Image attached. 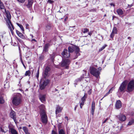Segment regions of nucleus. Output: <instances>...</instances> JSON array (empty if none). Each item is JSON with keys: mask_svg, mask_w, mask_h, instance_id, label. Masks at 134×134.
I'll return each instance as SVG.
<instances>
[{"mask_svg": "<svg viewBox=\"0 0 134 134\" xmlns=\"http://www.w3.org/2000/svg\"><path fill=\"white\" fill-rule=\"evenodd\" d=\"M87 94L85 93L84 96L81 99V101L80 102V107L81 109L82 108L84 104V103L87 97Z\"/></svg>", "mask_w": 134, "mask_h": 134, "instance_id": "obj_9", "label": "nucleus"}, {"mask_svg": "<svg viewBox=\"0 0 134 134\" xmlns=\"http://www.w3.org/2000/svg\"><path fill=\"white\" fill-rule=\"evenodd\" d=\"M21 95L20 93H17L13 98L12 104L13 105L17 106L19 105L21 102Z\"/></svg>", "mask_w": 134, "mask_h": 134, "instance_id": "obj_1", "label": "nucleus"}, {"mask_svg": "<svg viewBox=\"0 0 134 134\" xmlns=\"http://www.w3.org/2000/svg\"><path fill=\"white\" fill-rule=\"evenodd\" d=\"M44 58V56L43 54H42L39 57V59L40 60H42Z\"/></svg>", "mask_w": 134, "mask_h": 134, "instance_id": "obj_35", "label": "nucleus"}, {"mask_svg": "<svg viewBox=\"0 0 134 134\" xmlns=\"http://www.w3.org/2000/svg\"><path fill=\"white\" fill-rule=\"evenodd\" d=\"M62 55L63 58H68L70 56V54L66 49H64L62 53Z\"/></svg>", "mask_w": 134, "mask_h": 134, "instance_id": "obj_11", "label": "nucleus"}, {"mask_svg": "<svg viewBox=\"0 0 134 134\" xmlns=\"http://www.w3.org/2000/svg\"><path fill=\"white\" fill-rule=\"evenodd\" d=\"M108 118H107L105 120H104L102 122V124H103L105 123L106 122V121L108 120Z\"/></svg>", "mask_w": 134, "mask_h": 134, "instance_id": "obj_46", "label": "nucleus"}, {"mask_svg": "<svg viewBox=\"0 0 134 134\" xmlns=\"http://www.w3.org/2000/svg\"><path fill=\"white\" fill-rule=\"evenodd\" d=\"M10 116L11 118L13 119L14 121H15L16 120V113L14 111L12 110L11 111L10 113Z\"/></svg>", "mask_w": 134, "mask_h": 134, "instance_id": "obj_17", "label": "nucleus"}, {"mask_svg": "<svg viewBox=\"0 0 134 134\" xmlns=\"http://www.w3.org/2000/svg\"><path fill=\"white\" fill-rule=\"evenodd\" d=\"M33 0H28V3L27 4V6L28 7L30 8L32 6L33 3Z\"/></svg>", "mask_w": 134, "mask_h": 134, "instance_id": "obj_24", "label": "nucleus"}, {"mask_svg": "<svg viewBox=\"0 0 134 134\" xmlns=\"http://www.w3.org/2000/svg\"><path fill=\"white\" fill-rule=\"evenodd\" d=\"M82 79V77H80V78L77 79L75 81V84H76V85H77L76 83V82H78L80 81H81V80Z\"/></svg>", "mask_w": 134, "mask_h": 134, "instance_id": "obj_37", "label": "nucleus"}, {"mask_svg": "<svg viewBox=\"0 0 134 134\" xmlns=\"http://www.w3.org/2000/svg\"><path fill=\"white\" fill-rule=\"evenodd\" d=\"M39 98L42 102H43L45 101V95H40L39 96Z\"/></svg>", "mask_w": 134, "mask_h": 134, "instance_id": "obj_20", "label": "nucleus"}, {"mask_svg": "<svg viewBox=\"0 0 134 134\" xmlns=\"http://www.w3.org/2000/svg\"><path fill=\"white\" fill-rule=\"evenodd\" d=\"M16 32L17 35H18L19 34H20L21 33L18 30H16Z\"/></svg>", "mask_w": 134, "mask_h": 134, "instance_id": "obj_50", "label": "nucleus"}, {"mask_svg": "<svg viewBox=\"0 0 134 134\" xmlns=\"http://www.w3.org/2000/svg\"><path fill=\"white\" fill-rule=\"evenodd\" d=\"M8 130V127H6L5 126H0V132H1L2 133H5Z\"/></svg>", "mask_w": 134, "mask_h": 134, "instance_id": "obj_14", "label": "nucleus"}, {"mask_svg": "<svg viewBox=\"0 0 134 134\" xmlns=\"http://www.w3.org/2000/svg\"><path fill=\"white\" fill-rule=\"evenodd\" d=\"M48 2L50 3H52L53 2V1H51V0H48Z\"/></svg>", "mask_w": 134, "mask_h": 134, "instance_id": "obj_47", "label": "nucleus"}, {"mask_svg": "<svg viewBox=\"0 0 134 134\" xmlns=\"http://www.w3.org/2000/svg\"><path fill=\"white\" fill-rule=\"evenodd\" d=\"M17 1L19 2L22 3L24 2L25 0H17Z\"/></svg>", "mask_w": 134, "mask_h": 134, "instance_id": "obj_45", "label": "nucleus"}, {"mask_svg": "<svg viewBox=\"0 0 134 134\" xmlns=\"http://www.w3.org/2000/svg\"><path fill=\"white\" fill-rule=\"evenodd\" d=\"M55 91H58V90L56 89H55Z\"/></svg>", "mask_w": 134, "mask_h": 134, "instance_id": "obj_60", "label": "nucleus"}, {"mask_svg": "<svg viewBox=\"0 0 134 134\" xmlns=\"http://www.w3.org/2000/svg\"><path fill=\"white\" fill-rule=\"evenodd\" d=\"M132 6V4H131V5L128 4V7L130 8Z\"/></svg>", "mask_w": 134, "mask_h": 134, "instance_id": "obj_53", "label": "nucleus"}, {"mask_svg": "<svg viewBox=\"0 0 134 134\" xmlns=\"http://www.w3.org/2000/svg\"><path fill=\"white\" fill-rule=\"evenodd\" d=\"M31 74L30 71L28 70L26 71L25 74V76H30Z\"/></svg>", "mask_w": 134, "mask_h": 134, "instance_id": "obj_31", "label": "nucleus"}, {"mask_svg": "<svg viewBox=\"0 0 134 134\" xmlns=\"http://www.w3.org/2000/svg\"><path fill=\"white\" fill-rule=\"evenodd\" d=\"M117 32V30L116 27H114L112 31V33L115 34H116Z\"/></svg>", "mask_w": 134, "mask_h": 134, "instance_id": "obj_29", "label": "nucleus"}, {"mask_svg": "<svg viewBox=\"0 0 134 134\" xmlns=\"http://www.w3.org/2000/svg\"><path fill=\"white\" fill-rule=\"evenodd\" d=\"M88 31H89L86 28V29H84L83 31V32L84 33H86L87 32H88Z\"/></svg>", "mask_w": 134, "mask_h": 134, "instance_id": "obj_38", "label": "nucleus"}, {"mask_svg": "<svg viewBox=\"0 0 134 134\" xmlns=\"http://www.w3.org/2000/svg\"><path fill=\"white\" fill-rule=\"evenodd\" d=\"M6 22L12 34L13 35L14 32L13 30L14 29V27L13 25L12 24L10 20L6 21Z\"/></svg>", "mask_w": 134, "mask_h": 134, "instance_id": "obj_10", "label": "nucleus"}, {"mask_svg": "<svg viewBox=\"0 0 134 134\" xmlns=\"http://www.w3.org/2000/svg\"><path fill=\"white\" fill-rule=\"evenodd\" d=\"M65 119H66L67 120H68V117L67 116H65Z\"/></svg>", "mask_w": 134, "mask_h": 134, "instance_id": "obj_55", "label": "nucleus"}, {"mask_svg": "<svg viewBox=\"0 0 134 134\" xmlns=\"http://www.w3.org/2000/svg\"><path fill=\"white\" fill-rule=\"evenodd\" d=\"M49 80H46L44 81H41L40 83V87L41 90L44 89L46 86L49 83Z\"/></svg>", "mask_w": 134, "mask_h": 134, "instance_id": "obj_6", "label": "nucleus"}, {"mask_svg": "<svg viewBox=\"0 0 134 134\" xmlns=\"http://www.w3.org/2000/svg\"><path fill=\"white\" fill-rule=\"evenodd\" d=\"M26 26H29V25L28 24H26Z\"/></svg>", "mask_w": 134, "mask_h": 134, "instance_id": "obj_58", "label": "nucleus"}, {"mask_svg": "<svg viewBox=\"0 0 134 134\" xmlns=\"http://www.w3.org/2000/svg\"><path fill=\"white\" fill-rule=\"evenodd\" d=\"M18 35L20 37L22 38H24V36L23 35V34L21 33H20V34H19Z\"/></svg>", "mask_w": 134, "mask_h": 134, "instance_id": "obj_41", "label": "nucleus"}, {"mask_svg": "<svg viewBox=\"0 0 134 134\" xmlns=\"http://www.w3.org/2000/svg\"><path fill=\"white\" fill-rule=\"evenodd\" d=\"M39 109L40 110V114H42L43 113H46L45 110V107L44 105L42 104L39 107Z\"/></svg>", "mask_w": 134, "mask_h": 134, "instance_id": "obj_16", "label": "nucleus"}, {"mask_svg": "<svg viewBox=\"0 0 134 134\" xmlns=\"http://www.w3.org/2000/svg\"><path fill=\"white\" fill-rule=\"evenodd\" d=\"M20 60L21 61V63H22V64L23 65V66H24V67L25 68V65L23 62L22 60V58L21 57L20 58Z\"/></svg>", "mask_w": 134, "mask_h": 134, "instance_id": "obj_42", "label": "nucleus"}, {"mask_svg": "<svg viewBox=\"0 0 134 134\" xmlns=\"http://www.w3.org/2000/svg\"><path fill=\"white\" fill-rule=\"evenodd\" d=\"M31 37H33V36L32 35H31Z\"/></svg>", "mask_w": 134, "mask_h": 134, "instance_id": "obj_64", "label": "nucleus"}, {"mask_svg": "<svg viewBox=\"0 0 134 134\" xmlns=\"http://www.w3.org/2000/svg\"><path fill=\"white\" fill-rule=\"evenodd\" d=\"M12 44L14 46H16L17 45V44L16 43H14V44H13V41H12Z\"/></svg>", "mask_w": 134, "mask_h": 134, "instance_id": "obj_49", "label": "nucleus"}, {"mask_svg": "<svg viewBox=\"0 0 134 134\" xmlns=\"http://www.w3.org/2000/svg\"><path fill=\"white\" fill-rule=\"evenodd\" d=\"M110 5H111V6H112L113 5V6H115V5L113 3H111L110 4Z\"/></svg>", "mask_w": 134, "mask_h": 134, "instance_id": "obj_54", "label": "nucleus"}, {"mask_svg": "<svg viewBox=\"0 0 134 134\" xmlns=\"http://www.w3.org/2000/svg\"><path fill=\"white\" fill-rule=\"evenodd\" d=\"M134 124V119H132L129 122L128 125H131Z\"/></svg>", "mask_w": 134, "mask_h": 134, "instance_id": "obj_28", "label": "nucleus"}, {"mask_svg": "<svg viewBox=\"0 0 134 134\" xmlns=\"http://www.w3.org/2000/svg\"><path fill=\"white\" fill-rule=\"evenodd\" d=\"M23 129L25 133L28 131L27 128L25 127H23Z\"/></svg>", "mask_w": 134, "mask_h": 134, "instance_id": "obj_36", "label": "nucleus"}, {"mask_svg": "<svg viewBox=\"0 0 134 134\" xmlns=\"http://www.w3.org/2000/svg\"><path fill=\"white\" fill-rule=\"evenodd\" d=\"M39 69L38 68V70L37 71V72L36 75V77L37 78H38L39 77Z\"/></svg>", "mask_w": 134, "mask_h": 134, "instance_id": "obj_39", "label": "nucleus"}, {"mask_svg": "<svg viewBox=\"0 0 134 134\" xmlns=\"http://www.w3.org/2000/svg\"><path fill=\"white\" fill-rule=\"evenodd\" d=\"M49 46L50 44L48 43L46 44L44 47L43 51H44L45 52H47L48 51V49Z\"/></svg>", "mask_w": 134, "mask_h": 134, "instance_id": "obj_22", "label": "nucleus"}, {"mask_svg": "<svg viewBox=\"0 0 134 134\" xmlns=\"http://www.w3.org/2000/svg\"><path fill=\"white\" fill-rule=\"evenodd\" d=\"M70 62V60L68 59L63 60L61 64V66L64 67L66 68H67Z\"/></svg>", "mask_w": 134, "mask_h": 134, "instance_id": "obj_7", "label": "nucleus"}, {"mask_svg": "<svg viewBox=\"0 0 134 134\" xmlns=\"http://www.w3.org/2000/svg\"><path fill=\"white\" fill-rule=\"evenodd\" d=\"M124 11V9H121L120 8L116 10V12L117 13L118 15L120 16L123 14Z\"/></svg>", "mask_w": 134, "mask_h": 134, "instance_id": "obj_18", "label": "nucleus"}, {"mask_svg": "<svg viewBox=\"0 0 134 134\" xmlns=\"http://www.w3.org/2000/svg\"><path fill=\"white\" fill-rule=\"evenodd\" d=\"M34 71V70H32V74H33V71Z\"/></svg>", "mask_w": 134, "mask_h": 134, "instance_id": "obj_59", "label": "nucleus"}, {"mask_svg": "<svg viewBox=\"0 0 134 134\" xmlns=\"http://www.w3.org/2000/svg\"><path fill=\"white\" fill-rule=\"evenodd\" d=\"M4 102V100L2 96L0 97V103L3 104Z\"/></svg>", "mask_w": 134, "mask_h": 134, "instance_id": "obj_33", "label": "nucleus"}, {"mask_svg": "<svg viewBox=\"0 0 134 134\" xmlns=\"http://www.w3.org/2000/svg\"><path fill=\"white\" fill-rule=\"evenodd\" d=\"M46 27L47 30H49L51 28V26L49 25L46 26Z\"/></svg>", "mask_w": 134, "mask_h": 134, "instance_id": "obj_40", "label": "nucleus"}, {"mask_svg": "<svg viewBox=\"0 0 134 134\" xmlns=\"http://www.w3.org/2000/svg\"><path fill=\"white\" fill-rule=\"evenodd\" d=\"M127 81L125 80L120 85L118 90V93L120 94L121 93L122 94L125 91V90L127 87Z\"/></svg>", "mask_w": 134, "mask_h": 134, "instance_id": "obj_4", "label": "nucleus"}, {"mask_svg": "<svg viewBox=\"0 0 134 134\" xmlns=\"http://www.w3.org/2000/svg\"><path fill=\"white\" fill-rule=\"evenodd\" d=\"M106 46H107V45L106 44H105L101 48L99 49V51L100 52L102 51L103 49H104L105 48Z\"/></svg>", "mask_w": 134, "mask_h": 134, "instance_id": "obj_32", "label": "nucleus"}, {"mask_svg": "<svg viewBox=\"0 0 134 134\" xmlns=\"http://www.w3.org/2000/svg\"><path fill=\"white\" fill-rule=\"evenodd\" d=\"M95 108V102L94 101H93L91 107V114L93 115L94 114Z\"/></svg>", "mask_w": 134, "mask_h": 134, "instance_id": "obj_19", "label": "nucleus"}, {"mask_svg": "<svg viewBox=\"0 0 134 134\" xmlns=\"http://www.w3.org/2000/svg\"><path fill=\"white\" fill-rule=\"evenodd\" d=\"M117 117L119 120L122 121H125L126 119V116L122 114H120L119 115L117 116Z\"/></svg>", "mask_w": 134, "mask_h": 134, "instance_id": "obj_12", "label": "nucleus"}, {"mask_svg": "<svg viewBox=\"0 0 134 134\" xmlns=\"http://www.w3.org/2000/svg\"><path fill=\"white\" fill-rule=\"evenodd\" d=\"M92 34V33L91 32H90L88 33V35L90 36H91Z\"/></svg>", "mask_w": 134, "mask_h": 134, "instance_id": "obj_52", "label": "nucleus"}, {"mask_svg": "<svg viewBox=\"0 0 134 134\" xmlns=\"http://www.w3.org/2000/svg\"><path fill=\"white\" fill-rule=\"evenodd\" d=\"M106 16V14L104 15V16Z\"/></svg>", "mask_w": 134, "mask_h": 134, "instance_id": "obj_61", "label": "nucleus"}, {"mask_svg": "<svg viewBox=\"0 0 134 134\" xmlns=\"http://www.w3.org/2000/svg\"><path fill=\"white\" fill-rule=\"evenodd\" d=\"M68 52L70 53H72L74 51H75V53L76 54L75 58H74L75 59L79 55H80L79 52H80V49L77 46L72 45L71 46H69L68 48Z\"/></svg>", "mask_w": 134, "mask_h": 134, "instance_id": "obj_2", "label": "nucleus"}, {"mask_svg": "<svg viewBox=\"0 0 134 134\" xmlns=\"http://www.w3.org/2000/svg\"><path fill=\"white\" fill-rule=\"evenodd\" d=\"M134 90V80L130 81L127 85L126 91L129 93L133 91Z\"/></svg>", "mask_w": 134, "mask_h": 134, "instance_id": "obj_5", "label": "nucleus"}, {"mask_svg": "<svg viewBox=\"0 0 134 134\" xmlns=\"http://www.w3.org/2000/svg\"><path fill=\"white\" fill-rule=\"evenodd\" d=\"M50 70L49 68L47 66L46 67L44 72L43 73V76L44 78H46L48 76V72Z\"/></svg>", "mask_w": 134, "mask_h": 134, "instance_id": "obj_13", "label": "nucleus"}, {"mask_svg": "<svg viewBox=\"0 0 134 134\" xmlns=\"http://www.w3.org/2000/svg\"><path fill=\"white\" fill-rule=\"evenodd\" d=\"M114 17V16H113V19Z\"/></svg>", "mask_w": 134, "mask_h": 134, "instance_id": "obj_63", "label": "nucleus"}, {"mask_svg": "<svg viewBox=\"0 0 134 134\" xmlns=\"http://www.w3.org/2000/svg\"><path fill=\"white\" fill-rule=\"evenodd\" d=\"M127 39H129L131 41V37H127Z\"/></svg>", "mask_w": 134, "mask_h": 134, "instance_id": "obj_56", "label": "nucleus"}, {"mask_svg": "<svg viewBox=\"0 0 134 134\" xmlns=\"http://www.w3.org/2000/svg\"><path fill=\"white\" fill-rule=\"evenodd\" d=\"M77 107H78V105H76L75 106V107L74 110H75V111H76V108H77Z\"/></svg>", "mask_w": 134, "mask_h": 134, "instance_id": "obj_51", "label": "nucleus"}, {"mask_svg": "<svg viewBox=\"0 0 134 134\" xmlns=\"http://www.w3.org/2000/svg\"><path fill=\"white\" fill-rule=\"evenodd\" d=\"M114 34V33H112H112H111V35H110V37L111 38H113L114 36V34Z\"/></svg>", "mask_w": 134, "mask_h": 134, "instance_id": "obj_44", "label": "nucleus"}, {"mask_svg": "<svg viewBox=\"0 0 134 134\" xmlns=\"http://www.w3.org/2000/svg\"><path fill=\"white\" fill-rule=\"evenodd\" d=\"M6 17L7 19L6 21L10 20L11 19V15L9 12H6Z\"/></svg>", "mask_w": 134, "mask_h": 134, "instance_id": "obj_23", "label": "nucleus"}, {"mask_svg": "<svg viewBox=\"0 0 134 134\" xmlns=\"http://www.w3.org/2000/svg\"><path fill=\"white\" fill-rule=\"evenodd\" d=\"M4 6L3 5V3L1 2H0V8L1 9H4Z\"/></svg>", "mask_w": 134, "mask_h": 134, "instance_id": "obj_34", "label": "nucleus"}, {"mask_svg": "<svg viewBox=\"0 0 134 134\" xmlns=\"http://www.w3.org/2000/svg\"><path fill=\"white\" fill-rule=\"evenodd\" d=\"M114 88L113 87H112V88H111L110 90H109V91L108 92V93H106L105 95H104V97L102 98V99H101V100H102V99H103V98L104 97H105V96H107L109 94H110V93H112V91H113V89Z\"/></svg>", "mask_w": 134, "mask_h": 134, "instance_id": "obj_26", "label": "nucleus"}, {"mask_svg": "<svg viewBox=\"0 0 134 134\" xmlns=\"http://www.w3.org/2000/svg\"><path fill=\"white\" fill-rule=\"evenodd\" d=\"M62 108L59 107V106H57L55 111V113L57 114L59 113H60L62 110Z\"/></svg>", "mask_w": 134, "mask_h": 134, "instance_id": "obj_21", "label": "nucleus"}, {"mask_svg": "<svg viewBox=\"0 0 134 134\" xmlns=\"http://www.w3.org/2000/svg\"><path fill=\"white\" fill-rule=\"evenodd\" d=\"M51 134H58V133L56 131L53 130L52 131Z\"/></svg>", "mask_w": 134, "mask_h": 134, "instance_id": "obj_43", "label": "nucleus"}, {"mask_svg": "<svg viewBox=\"0 0 134 134\" xmlns=\"http://www.w3.org/2000/svg\"><path fill=\"white\" fill-rule=\"evenodd\" d=\"M16 24L23 31H24V27L18 23H17Z\"/></svg>", "mask_w": 134, "mask_h": 134, "instance_id": "obj_30", "label": "nucleus"}, {"mask_svg": "<svg viewBox=\"0 0 134 134\" xmlns=\"http://www.w3.org/2000/svg\"><path fill=\"white\" fill-rule=\"evenodd\" d=\"M115 108L116 109H119L120 108L122 107L121 102L120 100H117L115 104Z\"/></svg>", "mask_w": 134, "mask_h": 134, "instance_id": "obj_15", "label": "nucleus"}, {"mask_svg": "<svg viewBox=\"0 0 134 134\" xmlns=\"http://www.w3.org/2000/svg\"><path fill=\"white\" fill-rule=\"evenodd\" d=\"M96 10L95 9H91L90 11L91 12H96Z\"/></svg>", "mask_w": 134, "mask_h": 134, "instance_id": "obj_48", "label": "nucleus"}, {"mask_svg": "<svg viewBox=\"0 0 134 134\" xmlns=\"http://www.w3.org/2000/svg\"><path fill=\"white\" fill-rule=\"evenodd\" d=\"M33 40H34V41H36V40H35V39H33Z\"/></svg>", "mask_w": 134, "mask_h": 134, "instance_id": "obj_62", "label": "nucleus"}, {"mask_svg": "<svg viewBox=\"0 0 134 134\" xmlns=\"http://www.w3.org/2000/svg\"><path fill=\"white\" fill-rule=\"evenodd\" d=\"M102 69L99 67L97 69L93 67H90V71L91 74L95 76L97 78L99 77L100 72Z\"/></svg>", "mask_w": 134, "mask_h": 134, "instance_id": "obj_3", "label": "nucleus"}, {"mask_svg": "<svg viewBox=\"0 0 134 134\" xmlns=\"http://www.w3.org/2000/svg\"><path fill=\"white\" fill-rule=\"evenodd\" d=\"M41 120L42 122L45 124L47 122V117L46 113L41 114Z\"/></svg>", "mask_w": 134, "mask_h": 134, "instance_id": "obj_8", "label": "nucleus"}, {"mask_svg": "<svg viewBox=\"0 0 134 134\" xmlns=\"http://www.w3.org/2000/svg\"><path fill=\"white\" fill-rule=\"evenodd\" d=\"M26 134H30L29 132H28V131L26 133H25Z\"/></svg>", "mask_w": 134, "mask_h": 134, "instance_id": "obj_57", "label": "nucleus"}, {"mask_svg": "<svg viewBox=\"0 0 134 134\" xmlns=\"http://www.w3.org/2000/svg\"><path fill=\"white\" fill-rule=\"evenodd\" d=\"M10 130L12 134H18V133L16 130L13 128H11Z\"/></svg>", "mask_w": 134, "mask_h": 134, "instance_id": "obj_27", "label": "nucleus"}, {"mask_svg": "<svg viewBox=\"0 0 134 134\" xmlns=\"http://www.w3.org/2000/svg\"><path fill=\"white\" fill-rule=\"evenodd\" d=\"M59 134H65V131L63 129H60L59 128L58 129Z\"/></svg>", "mask_w": 134, "mask_h": 134, "instance_id": "obj_25", "label": "nucleus"}]
</instances>
